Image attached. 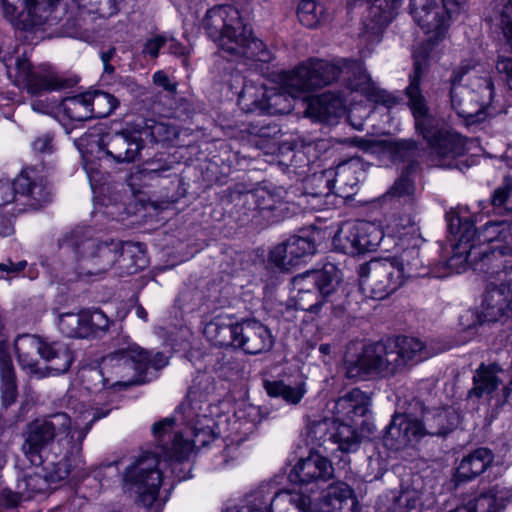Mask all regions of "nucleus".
<instances>
[{
	"label": "nucleus",
	"mask_w": 512,
	"mask_h": 512,
	"mask_svg": "<svg viewBox=\"0 0 512 512\" xmlns=\"http://www.w3.org/2000/svg\"><path fill=\"white\" fill-rule=\"evenodd\" d=\"M118 351L102 359L100 366L84 368L81 378L85 389L94 393L93 407L84 409V404L74 410L71 418L66 413H56L49 418L35 421L22 445L23 453L31 465L47 462L49 478L61 481L81 462V444L92 424L107 415L98 413L96 406L108 398V387L127 385L135 381L131 372H142L149 368L160 369L168 364V357L161 352L153 355L129 341Z\"/></svg>",
	"instance_id": "obj_1"
},
{
	"label": "nucleus",
	"mask_w": 512,
	"mask_h": 512,
	"mask_svg": "<svg viewBox=\"0 0 512 512\" xmlns=\"http://www.w3.org/2000/svg\"><path fill=\"white\" fill-rule=\"evenodd\" d=\"M447 222L452 247L447 267L482 275L486 286L478 320L505 323L512 317V221H488L477 230L475 216L450 211Z\"/></svg>",
	"instance_id": "obj_2"
},
{
	"label": "nucleus",
	"mask_w": 512,
	"mask_h": 512,
	"mask_svg": "<svg viewBox=\"0 0 512 512\" xmlns=\"http://www.w3.org/2000/svg\"><path fill=\"white\" fill-rule=\"evenodd\" d=\"M193 423L181 421L173 424L172 430H168L165 440L159 439L154 433L160 451L157 454H145L136 463L129 467L124 476V482L128 489L138 494L143 505L149 507L157 500L158 490L162 482L174 475L177 481L190 478L189 466L185 463L195 449L208 446L216 440L221 432L219 422L216 421L214 437L206 444L195 443Z\"/></svg>",
	"instance_id": "obj_3"
},
{
	"label": "nucleus",
	"mask_w": 512,
	"mask_h": 512,
	"mask_svg": "<svg viewBox=\"0 0 512 512\" xmlns=\"http://www.w3.org/2000/svg\"><path fill=\"white\" fill-rule=\"evenodd\" d=\"M339 77V67L325 60H310L292 71L283 72L278 84L255 86L246 83L239 94V104L248 112L260 110L274 115L286 114L302 93L321 88Z\"/></svg>",
	"instance_id": "obj_4"
},
{
	"label": "nucleus",
	"mask_w": 512,
	"mask_h": 512,
	"mask_svg": "<svg viewBox=\"0 0 512 512\" xmlns=\"http://www.w3.org/2000/svg\"><path fill=\"white\" fill-rule=\"evenodd\" d=\"M450 103L462 123L477 127L505 112L504 103L494 86L490 72L476 65H463L451 79Z\"/></svg>",
	"instance_id": "obj_5"
},
{
	"label": "nucleus",
	"mask_w": 512,
	"mask_h": 512,
	"mask_svg": "<svg viewBox=\"0 0 512 512\" xmlns=\"http://www.w3.org/2000/svg\"><path fill=\"white\" fill-rule=\"evenodd\" d=\"M332 64L339 67V75H346L348 96L350 98L344 99L343 95L336 92H326L311 98L307 104L305 114L313 121L332 124L343 116L349 107L362 103L363 99L382 104L387 108L397 104L398 98L377 87L360 62L342 59Z\"/></svg>",
	"instance_id": "obj_6"
},
{
	"label": "nucleus",
	"mask_w": 512,
	"mask_h": 512,
	"mask_svg": "<svg viewBox=\"0 0 512 512\" xmlns=\"http://www.w3.org/2000/svg\"><path fill=\"white\" fill-rule=\"evenodd\" d=\"M203 27L231 60H271L265 44L253 37L252 31L243 24L239 11L233 6L221 5L209 9Z\"/></svg>",
	"instance_id": "obj_7"
},
{
	"label": "nucleus",
	"mask_w": 512,
	"mask_h": 512,
	"mask_svg": "<svg viewBox=\"0 0 512 512\" xmlns=\"http://www.w3.org/2000/svg\"><path fill=\"white\" fill-rule=\"evenodd\" d=\"M215 385L213 379L204 373H199L189 386L188 392L182 403L175 409L173 416L167 417L154 424V433L165 440L168 430H172L176 422L193 423L195 443L206 445L215 435L216 420L219 407L213 403Z\"/></svg>",
	"instance_id": "obj_8"
},
{
	"label": "nucleus",
	"mask_w": 512,
	"mask_h": 512,
	"mask_svg": "<svg viewBox=\"0 0 512 512\" xmlns=\"http://www.w3.org/2000/svg\"><path fill=\"white\" fill-rule=\"evenodd\" d=\"M415 346L416 340L407 336L366 345L361 353L351 344L344 357L345 376L358 380L371 374L392 375L414 359Z\"/></svg>",
	"instance_id": "obj_9"
},
{
	"label": "nucleus",
	"mask_w": 512,
	"mask_h": 512,
	"mask_svg": "<svg viewBox=\"0 0 512 512\" xmlns=\"http://www.w3.org/2000/svg\"><path fill=\"white\" fill-rule=\"evenodd\" d=\"M459 11L460 0H422L418 14V27L423 34L418 47V71L439 58Z\"/></svg>",
	"instance_id": "obj_10"
},
{
	"label": "nucleus",
	"mask_w": 512,
	"mask_h": 512,
	"mask_svg": "<svg viewBox=\"0 0 512 512\" xmlns=\"http://www.w3.org/2000/svg\"><path fill=\"white\" fill-rule=\"evenodd\" d=\"M15 350L21 368L36 378H43L47 374L40 367L36 355L50 363L48 369L54 374L65 373L72 364L71 351L63 344L49 342L36 335L24 334L15 339Z\"/></svg>",
	"instance_id": "obj_11"
},
{
	"label": "nucleus",
	"mask_w": 512,
	"mask_h": 512,
	"mask_svg": "<svg viewBox=\"0 0 512 512\" xmlns=\"http://www.w3.org/2000/svg\"><path fill=\"white\" fill-rule=\"evenodd\" d=\"M89 234L90 230L74 231L64 240L63 246L74 250L80 276H99L114 269L121 241H99Z\"/></svg>",
	"instance_id": "obj_12"
},
{
	"label": "nucleus",
	"mask_w": 512,
	"mask_h": 512,
	"mask_svg": "<svg viewBox=\"0 0 512 512\" xmlns=\"http://www.w3.org/2000/svg\"><path fill=\"white\" fill-rule=\"evenodd\" d=\"M340 281L341 273L333 264L295 276L292 280V300L295 308L317 312L337 292Z\"/></svg>",
	"instance_id": "obj_13"
},
{
	"label": "nucleus",
	"mask_w": 512,
	"mask_h": 512,
	"mask_svg": "<svg viewBox=\"0 0 512 512\" xmlns=\"http://www.w3.org/2000/svg\"><path fill=\"white\" fill-rule=\"evenodd\" d=\"M429 148L434 165H446V160L462 156L467 150V139L459 133L439 128L436 119L428 112L423 98L418 94V134Z\"/></svg>",
	"instance_id": "obj_14"
},
{
	"label": "nucleus",
	"mask_w": 512,
	"mask_h": 512,
	"mask_svg": "<svg viewBox=\"0 0 512 512\" xmlns=\"http://www.w3.org/2000/svg\"><path fill=\"white\" fill-rule=\"evenodd\" d=\"M60 0H24L25 10L15 16L16 8L2 0L3 13L5 17L16 27L28 30L39 28L44 25L52 26L59 21L57 7ZM80 17L86 14L100 12V0H72Z\"/></svg>",
	"instance_id": "obj_15"
},
{
	"label": "nucleus",
	"mask_w": 512,
	"mask_h": 512,
	"mask_svg": "<svg viewBox=\"0 0 512 512\" xmlns=\"http://www.w3.org/2000/svg\"><path fill=\"white\" fill-rule=\"evenodd\" d=\"M412 270L407 253L394 260H372L360 266V284L373 298L384 299L405 283Z\"/></svg>",
	"instance_id": "obj_16"
},
{
	"label": "nucleus",
	"mask_w": 512,
	"mask_h": 512,
	"mask_svg": "<svg viewBox=\"0 0 512 512\" xmlns=\"http://www.w3.org/2000/svg\"><path fill=\"white\" fill-rule=\"evenodd\" d=\"M0 60L6 67L8 78L32 95L56 90L60 86L56 74L49 65L32 67L24 53H19L18 48H13V51L0 49Z\"/></svg>",
	"instance_id": "obj_17"
},
{
	"label": "nucleus",
	"mask_w": 512,
	"mask_h": 512,
	"mask_svg": "<svg viewBox=\"0 0 512 512\" xmlns=\"http://www.w3.org/2000/svg\"><path fill=\"white\" fill-rule=\"evenodd\" d=\"M234 506L246 512H313L309 495L296 490L275 492L268 484L251 490Z\"/></svg>",
	"instance_id": "obj_18"
},
{
	"label": "nucleus",
	"mask_w": 512,
	"mask_h": 512,
	"mask_svg": "<svg viewBox=\"0 0 512 512\" xmlns=\"http://www.w3.org/2000/svg\"><path fill=\"white\" fill-rule=\"evenodd\" d=\"M260 421L259 409L254 405H245L226 420L229 433L226 436L225 450L221 455L222 462L217 464L218 467L233 466L241 459L239 445L254 434Z\"/></svg>",
	"instance_id": "obj_19"
},
{
	"label": "nucleus",
	"mask_w": 512,
	"mask_h": 512,
	"mask_svg": "<svg viewBox=\"0 0 512 512\" xmlns=\"http://www.w3.org/2000/svg\"><path fill=\"white\" fill-rule=\"evenodd\" d=\"M382 238V230L373 222L347 221L334 236L333 245L345 254L358 255L374 250Z\"/></svg>",
	"instance_id": "obj_20"
},
{
	"label": "nucleus",
	"mask_w": 512,
	"mask_h": 512,
	"mask_svg": "<svg viewBox=\"0 0 512 512\" xmlns=\"http://www.w3.org/2000/svg\"><path fill=\"white\" fill-rule=\"evenodd\" d=\"M364 426H356L346 421H337L334 424V420L325 417L308 427V436L313 444L322 446L330 441L337 444L338 449L343 452H355L360 446Z\"/></svg>",
	"instance_id": "obj_21"
},
{
	"label": "nucleus",
	"mask_w": 512,
	"mask_h": 512,
	"mask_svg": "<svg viewBox=\"0 0 512 512\" xmlns=\"http://www.w3.org/2000/svg\"><path fill=\"white\" fill-rule=\"evenodd\" d=\"M97 136L99 135L90 134L91 138ZM91 143H96L99 151L116 163H131L138 160L145 147L136 125L132 130L103 134L98 139H91Z\"/></svg>",
	"instance_id": "obj_22"
},
{
	"label": "nucleus",
	"mask_w": 512,
	"mask_h": 512,
	"mask_svg": "<svg viewBox=\"0 0 512 512\" xmlns=\"http://www.w3.org/2000/svg\"><path fill=\"white\" fill-rule=\"evenodd\" d=\"M17 195L28 197L37 204L49 200L46 181L36 168L24 169L12 183L0 182V206L13 202Z\"/></svg>",
	"instance_id": "obj_23"
},
{
	"label": "nucleus",
	"mask_w": 512,
	"mask_h": 512,
	"mask_svg": "<svg viewBox=\"0 0 512 512\" xmlns=\"http://www.w3.org/2000/svg\"><path fill=\"white\" fill-rule=\"evenodd\" d=\"M316 252L314 239L309 235H294L275 246L270 261L281 270H290L308 262Z\"/></svg>",
	"instance_id": "obj_24"
},
{
	"label": "nucleus",
	"mask_w": 512,
	"mask_h": 512,
	"mask_svg": "<svg viewBox=\"0 0 512 512\" xmlns=\"http://www.w3.org/2000/svg\"><path fill=\"white\" fill-rule=\"evenodd\" d=\"M355 146L365 153L388 157L393 163H407L414 165V144L406 140L366 139L362 137L349 138L344 141Z\"/></svg>",
	"instance_id": "obj_25"
},
{
	"label": "nucleus",
	"mask_w": 512,
	"mask_h": 512,
	"mask_svg": "<svg viewBox=\"0 0 512 512\" xmlns=\"http://www.w3.org/2000/svg\"><path fill=\"white\" fill-rule=\"evenodd\" d=\"M328 411L332 414L330 419L346 421L358 425H368V398L360 389H352L337 400L327 404Z\"/></svg>",
	"instance_id": "obj_26"
},
{
	"label": "nucleus",
	"mask_w": 512,
	"mask_h": 512,
	"mask_svg": "<svg viewBox=\"0 0 512 512\" xmlns=\"http://www.w3.org/2000/svg\"><path fill=\"white\" fill-rule=\"evenodd\" d=\"M234 346L249 354H259L271 349L274 343L269 328L257 320H245L234 327Z\"/></svg>",
	"instance_id": "obj_27"
},
{
	"label": "nucleus",
	"mask_w": 512,
	"mask_h": 512,
	"mask_svg": "<svg viewBox=\"0 0 512 512\" xmlns=\"http://www.w3.org/2000/svg\"><path fill=\"white\" fill-rule=\"evenodd\" d=\"M511 499L512 491L497 482L448 512H500Z\"/></svg>",
	"instance_id": "obj_28"
},
{
	"label": "nucleus",
	"mask_w": 512,
	"mask_h": 512,
	"mask_svg": "<svg viewBox=\"0 0 512 512\" xmlns=\"http://www.w3.org/2000/svg\"><path fill=\"white\" fill-rule=\"evenodd\" d=\"M333 475L331 462L318 453H310L300 459L289 473L292 482L300 484L319 483L329 480Z\"/></svg>",
	"instance_id": "obj_29"
},
{
	"label": "nucleus",
	"mask_w": 512,
	"mask_h": 512,
	"mask_svg": "<svg viewBox=\"0 0 512 512\" xmlns=\"http://www.w3.org/2000/svg\"><path fill=\"white\" fill-rule=\"evenodd\" d=\"M489 20L502 30L507 45L512 50V0L495 6ZM496 68L512 91V56H499Z\"/></svg>",
	"instance_id": "obj_30"
},
{
	"label": "nucleus",
	"mask_w": 512,
	"mask_h": 512,
	"mask_svg": "<svg viewBox=\"0 0 512 512\" xmlns=\"http://www.w3.org/2000/svg\"><path fill=\"white\" fill-rule=\"evenodd\" d=\"M401 0H365L366 15L364 27L366 33L378 34L393 19Z\"/></svg>",
	"instance_id": "obj_31"
},
{
	"label": "nucleus",
	"mask_w": 512,
	"mask_h": 512,
	"mask_svg": "<svg viewBox=\"0 0 512 512\" xmlns=\"http://www.w3.org/2000/svg\"><path fill=\"white\" fill-rule=\"evenodd\" d=\"M321 512H359V503L350 486L343 482L328 487L321 503Z\"/></svg>",
	"instance_id": "obj_32"
},
{
	"label": "nucleus",
	"mask_w": 512,
	"mask_h": 512,
	"mask_svg": "<svg viewBox=\"0 0 512 512\" xmlns=\"http://www.w3.org/2000/svg\"><path fill=\"white\" fill-rule=\"evenodd\" d=\"M416 437V420L405 414L395 415L383 436L384 445L391 450L408 446Z\"/></svg>",
	"instance_id": "obj_33"
},
{
	"label": "nucleus",
	"mask_w": 512,
	"mask_h": 512,
	"mask_svg": "<svg viewBox=\"0 0 512 512\" xmlns=\"http://www.w3.org/2000/svg\"><path fill=\"white\" fill-rule=\"evenodd\" d=\"M148 261L143 246L139 243L122 242L115 262V274H134L146 267Z\"/></svg>",
	"instance_id": "obj_34"
},
{
	"label": "nucleus",
	"mask_w": 512,
	"mask_h": 512,
	"mask_svg": "<svg viewBox=\"0 0 512 512\" xmlns=\"http://www.w3.org/2000/svg\"><path fill=\"white\" fill-rule=\"evenodd\" d=\"M307 186H316V191H306L303 195L301 205H306L311 210H323L328 204V198L332 197L334 188L332 173L322 172L314 174L307 180Z\"/></svg>",
	"instance_id": "obj_35"
},
{
	"label": "nucleus",
	"mask_w": 512,
	"mask_h": 512,
	"mask_svg": "<svg viewBox=\"0 0 512 512\" xmlns=\"http://www.w3.org/2000/svg\"><path fill=\"white\" fill-rule=\"evenodd\" d=\"M493 460L494 456L491 450L478 448L463 457L456 469L455 479L457 481L472 480L481 475Z\"/></svg>",
	"instance_id": "obj_36"
},
{
	"label": "nucleus",
	"mask_w": 512,
	"mask_h": 512,
	"mask_svg": "<svg viewBox=\"0 0 512 512\" xmlns=\"http://www.w3.org/2000/svg\"><path fill=\"white\" fill-rule=\"evenodd\" d=\"M235 325L229 315L220 314L205 323L203 334L209 342L216 346L234 345L236 338Z\"/></svg>",
	"instance_id": "obj_37"
},
{
	"label": "nucleus",
	"mask_w": 512,
	"mask_h": 512,
	"mask_svg": "<svg viewBox=\"0 0 512 512\" xmlns=\"http://www.w3.org/2000/svg\"><path fill=\"white\" fill-rule=\"evenodd\" d=\"M264 387L269 396L281 398L290 405L300 403L307 392L306 382L302 379L289 383L282 380L265 381Z\"/></svg>",
	"instance_id": "obj_38"
},
{
	"label": "nucleus",
	"mask_w": 512,
	"mask_h": 512,
	"mask_svg": "<svg viewBox=\"0 0 512 512\" xmlns=\"http://www.w3.org/2000/svg\"><path fill=\"white\" fill-rule=\"evenodd\" d=\"M504 371L498 364L481 365L474 375L471 393L478 397L491 394L503 381Z\"/></svg>",
	"instance_id": "obj_39"
},
{
	"label": "nucleus",
	"mask_w": 512,
	"mask_h": 512,
	"mask_svg": "<svg viewBox=\"0 0 512 512\" xmlns=\"http://www.w3.org/2000/svg\"><path fill=\"white\" fill-rule=\"evenodd\" d=\"M365 164L359 157H351L337 165L335 171L326 170L332 173L333 183L353 188L365 177Z\"/></svg>",
	"instance_id": "obj_40"
},
{
	"label": "nucleus",
	"mask_w": 512,
	"mask_h": 512,
	"mask_svg": "<svg viewBox=\"0 0 512 512\" xmlns=\"http://www.w3.org/2000/svg\"><path fill=\"white\" fill-rule=\"evenodd\" d=\"M136 126L143 143L147 138H150L151 142H167L177 135L176 128L163 121L140 120Z\"/></svg>",
	"instance_id": "obj_41"
},
{
	"label": "nucleus",
	"mask_w": 512,
	"mask_h": 512,
	"mask_svg": "<svg viewBox=\"0 0 512 512\" xmlns=\"http://www.w3.org/2000/svg\"><path fill=\"white\" fill-rule=\"evenodd\" d=\"M416 170L411 164L402 169L400 176L393 186L388 190L387 195L398 199L413 202L415 192Z\"/></svg>",
	"instance_id": "obj_42"
},
{
	"label": "nucleus",
	"mask_w": 512,
	"mask_h": 512,
	"mask_svg": "<svg viewBox=\"0 0 512 512\" xmlns=\"http://www.w3.org/2000/svg\"><path fill=\"white\" fill-rule=\"evenodd\" d=\"M86 319L84 311L63 313L58 319L59 330L68 337H89L90 328L85 322Z\"/></svg>",
	"instance_id": "obj_43"
},
{
	"label": "nucleus",
	"mask_w": 512,
	"mask_h": 512,
	"mask_svg": "<svg viewBox=\"0 0 512 512\" xmlns=\"http://www.w3.org/2000/svg\"><path fill=\"white\" fill-rule=\"evenodd\" d=\"M0 379L2 401L9 406L16 398V382L12 359L7 355L0 357Z\"/></svg>",
	"instance_id": "obj_44"
},
{
	"label": "nucleus",
	"mask_w": 512,
	"mask_h": 512,
	"mask_svg": "<svg viewBox=\"0 0 512 512\" xmlns=\"http://www.w3.org/2000/svg\"><path fill=\"white\" fill-rule=\"evenodd\" d=\"M61 108L64 114L74 121H84L92 118L88 92L63 99Z\"/></svg>",
	"instance_id": "obj_45"
},
{
	"label": "nucleus",
	"mask_w": 512,
	"mask_h": 512,
	"mask_svg": "<svg viewBox=\"0 0 512 512\" xmlns=\"http://www.w3.org/2000/svg\"><path fill=\"white\" fill-rule=\"evenodd\" d=\"M449 412L447 410H441L433 417V420L437 422V427L435 428L431 424L430 414H425L423 416V421H418V437L423 434L430 435H445L448 433L455 425H456V417L453 416L452 420H448Z\"/></svg>",
	"instance_id": "obj_46"
},
{
	"label": "nucleus",
	"mask_w": 512,
	"mask_h": 512,
	"mask_svg": "<svg viewBox=\"0 0 512 512\" xmlns=\"http://www.w3.org/2000/svg\"><path fill=\"white\" fill-rule=\"evenodd\" d=\"M88 97L92 117H107L118 106V100L107 92L89 91Z\"/></svg>",
	"instance_id": "obj_47"
},
{
	"label": "nucleus",
	"mask_w": 512,
	"mask_h": 512,
	"mask_svg": "<svg viewBox=\"0 0 512 512\" xmlns=\"http://www.w3.org/2000/svg\"><path fill=\"white\" fill-rule=\"evenodd\" d=\"M490 204L496 213L512 212V181L505 179L503 186L494 190Z\"/></svg>",
	"instance_id": "obj_48"
},
{
	"label": "nucleus",
	"mask_w": 512,
	"mask_h": 512,
	"mask_svg": "<svg viewBox=\"0 0 512 512\" xmlns=\"http://www.w3.org/2000/svg\"><path fill=\"white\" fill-rule=\"evenodd\" d=\"M297 13L301 24L308 28H315L321 22V9L314 0H302Z\"/></svg>",
	"instance_id": "obj_49"
},
{
	"label": "nucleus",
	"mask_w": 512,
	"mask_h": 512,
	"mask_svg": "<svg viewBox=\"0 0 512 512\" xmlns=\"http://www.w3.org/2000/svg\"><path fill=\"white\" fill-rule=\"evenodd\" d=\"M85 322L90 328L89 336L105 332L109 327V319L101 310H85Z\"/></svg>",
	"instance_id": "obj_50"
},
{
	"label": "nucleus",
	"mask_w": 512,
	"mask_h": 512,
	"mask_svg": "<svg viewBox=\"0 0 512 512\" xmlns=\"http://www.w3.org/2000/svg\"><path fill=\"white\" fill-rule=\"evenodd\" d=\"M280 133V129L277 125H267L263 126L256 133L263 142H267V144H262L261 148H266L267 153H274L278 148L277 135Z\"/></svg>",
	"instance_id": "obj_51"
},
{
	"label": "nucleus",
	"mask_w": 512,
	"mask_h": 512,
	"mask_svg": "<svg viewBox=\"0 0 512 512\" xmlns=\"http://www.w3.org/2000/svg\"><path fill=\"white\" fill-rule=\"evenodd\" d=\"M31 147L35 153L52 154L55 151L54 136L49 132L43 133L33 140Z\"/></svg>",
	"instance_id": "obj_52"
},
{
	"label": "nucleus",
	"mask_w": 512,
	"mask_h": 512,
	"mask_svg": "<svg viewBox=\"0 0 512 512\" xmlns=\"http://www.w3.org/2000/svg\"><path fill=\"white\" fill-rule=\"evenodd\" d=\"M168 42V38L163 35H158L148 39L144 45L143 53L153 58L159 54V50Z\"/></svg>",
	"instance_id": "obj_53"
},
{
	"label": "nucleus",
	"mask_w": 512,
	"mask_h": 512,
	"mask_svg": "<svg viewBox=\"0 0 512 512\" xmlns=\"http://www.w3.org/2000/svg\"><path fill=\"white\" fill-rule=\"evenodd\" d=\"M153 82L156 86L162 88L171 94L176 92V83L172 82L164 71H156L153 74Z\"/></svg>",
	"instance_id": "obj_54"
},
{
	"label": "nucleus",
	"mask_w": 512,
	"mask_h": 512,
	"mask_svg": "<svg viewBox=\"0 0 512 512\" xmlns=\"http://www.w3.org/2000/svg\"><path fill=\"white\" fill-rule=\"evenodd\" d=\"M442 352L441 348H435L432 344L421 343L418 340V361L427 360Z\"/></svg>",
	"instance_id": "obj_55"
},
{
	"label": "nucleus",
	"mask_w": 512,
	"mask_h": 512,
	"mask_svg": "<svg viewBox=\"0 0 512 512\" xmlns=\"http://www.w3.org/2000/svg\"><path fill=\"white\" fill-rule=\"evenodd\" d=\"M422 272H418V276L425 277L431 276L441 278L445 276V267L441 264H436L433 267H421Z\"/></svg>",
	"instance_id": "obj_56"
},
{
	"label": "nucleus",
	"mask_w": 512,
	"mask_h": 512,
	"mask_svg": "<svg viewBox=\"0 0 512 512\" xmlns=\"http://www.w3.org/2000/svg\"><path fill=\"white\" fill-rule=\"evenodd\" d=\"M26 261H20L18 263L8 262L0 263V270L8 273H18L26 266Z\"/></svg>",
	"instance_id": "obj_57"
},
{
	"label": "nucleus",
	"mask_w": 512,
	"mask_h": 512,
	"mask_svg": "<svg viewBox=\"0 0 512 512\" xmlns=\"http://www.w3.org/2000/svg\"><path fill=\"white\" fill-rule=\"evenodd\" d=\"M166 44H168V50L171 54H174V55H184L185 54V47L181 43L175 41L173 38L168 39V42Z\"/></svg>",
	"instance_id": "obj_58"
},
{
	"label": "nucleus",
	"mask_w": 512,
	"mask_h": 512,
	"mask_svg": "<svg viewBox=\"0 0 512 512\" xmlns=\"http://www.w3.org/2000/svg\"><path fill=\"white\" fill-rule=\"evenodd\" d=\"M85 170H86L87 176H88L92 186L94 185V183L100 182L101 179L98 178V171L94 167L93 163H87L86 162L85 163Z\"/></svg>",
	"instance_id": "obj_59"
},
{
	"label": "nucleus",
	"mask_w": 512,
	"mask_h": 512,
	"mask_svg": "<svg viewBox=\"0 0 512 512\" xmlns=\"http://www.w3.org/2000/svg\"><path fill=\"white\" fill-rule=\"evenodd\" d=\"M319 352L321 353V355L323 357V361L325 363H328L332 359V354L334 351H333V347L330 344H321L319 346Z\"/></svg>",
	"instance_id": "obj_60"
},
{
	"label": "nucleus",
	"mask_w": 512,
	"mask_h": 512,
	"mask_svg": "<svg viewBox=\"0 0 512 512\" xmlns=\"http://www.w3.org/2000/svg\"><path fill=\"white\" fill-rule=\"evenodd\" d=\"M415 79L416 78H411V83L409 85V87L407 88V91L410 95V110H411V113L412 115L414 116V118H416V101L414 100V90H415V87H414V82H415Z\"/></svg>",
	"instance_id": "obj_61"
},
{
	"label": "nucleus",
	"mask_w": 512,
	"mask_h": 512,
	"mask_svg": "<svg viewBox=\"0 0 512 512\" xmlns=\"http://www.w3.org/2000/svg\"><path fill=\"white\" fill-rule=\"evenodd\" d=\"M38 482H44L43 479L38 476V475H35V476H29L27 479H26V483H27V486L28 487H33L32 488V491H40L42 490L41 487L39 488H35V485L38 483Z\"/></svg>",
	"instance_id": "obj_62"
},
{
	"label": "nucleus",
	"mask_w": 512,
	"mask_h": 512,
	"mask_svg": "<svg viewBox=\"0 0 512 512\" xmlns=\"http://www.w3.org/2000/svg\"><path fill=\"white\" fill-rule=\"evenodd\" d=\"M400 222H403V219H400ZM400 225L403 227L404 230L403 232L399 230L400 235H407L410 233V231L414 230L413 221L411 219H408L406 224L400 223Z\"/></svg>",
	"instance_id": "obj_63"
},
{
	"label": "nucleus",
	"mask_w": 512,
	"mask_h": 512,
	"mask_svg": "<svg viewBox=\"0 0 512 512\" xmlns=\"http://www.w3.org/2000/svg\"><path fill=\"white\" fill-rule=\"evenodd\" d=\"M64 34L68 37H73V38H79L81 37V33L79 32V30L77 28H70V27H67L65 30H64Z\"/></svg>",
	"instance_id": "obj_64"
}]
</instances>
